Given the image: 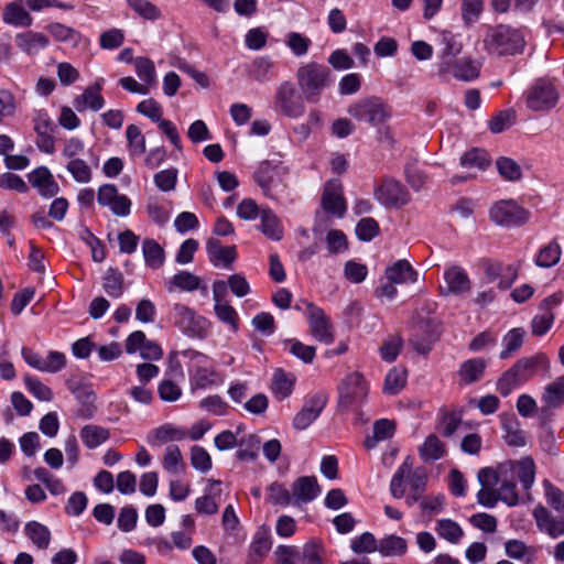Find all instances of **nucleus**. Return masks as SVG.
Returning <instances> with one entry per match:
<instances>
[{
  "label": "nucleus",
  "instance_id": "nucleus-1",
  "mask_svg": "<svg viewBox=\"0 0 564 564\" xmlns=\"http://www.w3.org/2000/svg\"><path fill=\"white\" fill-rule=\"evenodd\" d=\"M482 44L489 55L501 57L522 53L525 40L521 30L498 24L487 28Z\"/></svg>",
  "mask_w": 564,
  "mask_h": 564
},
{
  "label": "nucleus",
  "instance_id": "nucleus-2",
  "mask_svg": "<svg viewBox=\"0 0 564 564\" xmlns=\"http://www.w3.org/2000/svg\"><path fill=\"white\" fill-rule=\"evenodd\" d=\"M296 80L304 99L316 104L330 84V70L317 62H308L296 69Z\"/></svg>",
  "mask_w": 564,
  "mask_h": 564
},
{
  "label": "nucleus",
  "instance_id": "nucleus-3",
  "mask_svg": "<svg viewBox=\"0 0 564 564\" xmlns=\"http://www.w3.org/2000/svg\"><path fill=\"white\" fill-rule=\"evenodd\" d=\"M171 319L174 326L189 338L204 339L209 333V321L182 303L172 306Z\"/></svg>",
  "mask_w": 564,
  "mask_h": 564
},
{
  "label": "nucleus",
  "instance_id": "nucleus-4",
  "mask_svg": "<svg viewBox=\"0 0 564 564\" xmlns=\"http://www.w3.org/2000/svg\"><path fill=\"white\" fill-rule=\"evenodd\" d=\"M347 112L354 119L372 127L381 126L391 118V108L379 97H367L352 102Z\"/></svg>",
  "mask_w": 564,
  "mask_h": 564
},
{
  "label": "nucleus",
  "instance_id": "nucleus-5",
  "mask_svg": "<svg viewBox=\"0 0 564 564\" xmlns=\"http://www.w3.org/2000/svg\"><path fill=\"white\" fill-rule=\"evenodd\" d=\"M304 100L291 80H283L275 88L273 108L278 115L299 119L305 113Z\"/></svg>",
  "mask_w": 564,
  "mask_h": 564
},
{
  "label": "nucleus",
  "instance_id": "nucleus-6",
  "mask_svg": "<svg viewBox=\"0 0 564 564\" xmlns=\"http://www.w3.org/2000/svg\"><path fill=\"white\" fill-rule=\"evenodd\" d=\"M560 99L557 88L549 80H536L525 93L527 107L535 112L553 109Z\"/></svg>",
  "mask_w": 564,
  "mask_h": 564
},
{
  "label": "nucleus",
  "instance_id": "nucleus-7",
  "mask_svg": "<svg viewBox=\"0 0 564 564\" xmlns=\"http://www.w3.org/2000/svg\"><path fill=\"white\" fill-rule=\"evenodd\" d=\"M286 174L288 169L281 163L263 162L256 173V181L265 196L275 197L280 189L284 187Z\"/></svg>",
  "mask_w": 564,
  "mask_h": 564
},
{
  "label": "nucleus",
  "instance_id": "nucleus-8",
  "mask_svg": "<svg viewBox=\"0 0 564 564\" xmlns=\"http://www.w3.org/2000/svg\"><path fill=\"white\" fill-rule=\"evenodd\" d=\"M367 393L365 378L358 372L349 373L339 386V405L344 409L357 406L366 399Z\"/></svg>",
  "mask_w": 564,
  "mask_h": 564
},
{
  "label": "nucleus",
  "instance_id": "nucleus-9",
  "mask_svg": "<svg viewBox=\"0 0 564 564\" xmlns=\"http://www.w3.org/2000/svg\"><path fill=\"white\" fill-rule=\"evenodd\" d=\"M529 216V212L512 199L498 202L490 209V218L500 226L523 225Z\"/></svg>",
  "mask_w": 564,
  "mask_h": 564
},
{
  "label": "nucleus",
  "instance_id": "nucleus-10",
  "mask_svg": "<svg viewBox=\"0 0 564 564\" xmlns=\"http://www.w3.org/2000/svg\"><path fill=\"white\" fill-rule=\"evenodd\" d=\"M306 317L311 335L319 343L329 345L334 341V330L325 312L311 302H305Z\"/></svg>",
  "mask_w": 564,
  "mask_h": 564
},
{
  "label": "nucleus",
  "instance_id": "nucleus-11",
  "mask_svg": "<svg viewBox=\"0 0 564 564\" xmlns=\"http://www.w3.org/2000/svg\"><path fill=\"white\" fill-rule=\"evenodd\" d=\"M375 198L387 208H399L410 202L406 188L393 178H386L373 189Z\"/></svg>",
  "mask_w": 564,
  "mask_h": 564
},
{
  "label": "nucleus",
  "instance_id": "nucleus-12",
  "mask_svg": "<svg viewBox=\"0 0 564 564\" xmlns=\"http://www.w3.org/2000/svg\"><path fill=\"white\" fill-rule=\"evenodd\" d=\"M182 354L192 361H196L194 372L191 377L192 390L207 389L216 383L217 372L212 366L207 365L208 359L204 354L196 350H186Z\"/></svg>",
  "mask_w": 564,
  "mask_h": 564
},
{
  "label": "nucleus",
  "instance_id": "nucleus-13",
  "mask_svg": "<svg viewBox=\"0 0 564 564\" xmlns=\"http://www.w3.org/2000/svg\"><path fill=\"white\" fill-rule=\"evenodd\" d=\"M33 128L36 133V147L46 154L55 152V139L53 137L56 131L54 121L45 110H37L33 117Z\"/></svg>",
  "mask_w": 564,
  "mask_h": 564
},
{
  "label": "nucleus",
  "instance_id": "nucleus-14",
  "mask_svg": "<svg viewBox=\"0 0 564 564\" xmlns=\"http://www.w3.org/2000/svg\"><path fill=\"white\" fill-rule=\"evenodd\" d=\"M500 477H517L522 487L528 490L532 487L535 478V464L529 456L519 460H509L499 465Z\"/></svg>",
  "mask_w": 564,
  "mask_h": 564
},
{
  "label": "nucleus",
  "instance_id": "nucleus-15",
  "mask_svg": "<svg viewBox=\"0 0 564 564\" xmlns=\"http://www.w3.org/2000/svg\"><path fill=\"white\" fill-rule=\"evenodd\" d=\"M327 403V397L316 393L305 400L302 409L294 415L292 425L297 431L307 429L322 413Z\"/></svg>",
  "mask_w": 564,
  "mask_h": 564
},
{
  "label": "nucleus",
  "instance_id": "nucleus-16",
  "mask_svg": "<svg viewBox=\"0 0 564 564\" xmlns=\"http://www.w3.org/2000/svg\"><path fill=\"white\" fill-rule=\"evenodd\" d=\"M322 207L327 213L337 217H343L346 213V202L343 196V186L338 180H332L326 183L322 196Z\"/></svg>",
  "mask_w": 564,
  "mask_h": 564
},
{
  "label": "nucleus",
  "instance_id": "nucleus-17",
  "mask_svg": "<svg viewBox=\"0 0 564 564\" xmlns=\"http://www.w3.org/2000/svg\"><path fill=\"white\" fill-rule=\"evenodd\" d=\"M28 181L43 198H52L59 192L58 183L45 166L36 167L29 173Z\"/></svg>",
  "mask_w": 564,
  "mask_h": 564
},
{
  "label": "nucleus",
  "instance_id": "nucleus-18",
  "mask_svg": "<svg viewBox=\"0 0 564 564\" xmlns=\"http://www.w3.org/2000/svg\"><path fill=\"white\" fill-rule=\"evenodd\" d=\"M293 505L300 507L316 499L321 494L317 479L313 476H302L292 484Z\"/></svg>",
  "mask_w": 564,
  "mask_h": 564
},
{
  "label": "nucleus",
  "instance_id": "nucleus-19",
  "mask_svg": "<svg viewBox=\"0 0 564 564\" xmlns=\"http://www.w3.org/2000/svg\"><path fill=\"white\" fill-rule=\"evenodd\" d=\"M533 517L539 530L551 538L555 539L564 534V517H553L543 506L535 507Z\"/></svg>",
  "mask_w": 564,
  "mask_h": 564
},
{
  "label": "nucleus",
  "instance_id": "nucleus-20",
  "mask_svg": "<svg viewBox=\"0 0 564 564\" xmlns=\"http://www.w3.org/2000/svg\"><path fill=\"white\" fill-rule=\"evenodd\" d=\"M23 0H15L7 3L2 10V21L14 28H29L33 24V18L24 8Z\"/></svg>",
  "mask_w": 564,
  "mask_h": 564
},
{
  "label": "nucleus",
  "instance_id": "nucleus-21",
  "mask_svg": "<svg viewBox=\"0 0 564 564\" xmlns=\"http://www.w3.org/2000/svg\"><path fill=\"white\" fill-rule=\"evenodd\" d=\"M101 89L102 86L100 82H97L94 85L85 88L83 94L74 98V108L78 112H83L87 109H90L93 111H99L105 105V99L100 94Z\"/></svg>",
  "mask_w": 564,
  "mask_h": 564
},
{
  "label": "nucleus",
  "instance_id": "nucleus-22",
  "mask_svg": "<svg viewBox=\"0 0 564 564\" xmlns=\"http://www.w3.org/2000/svg\"><path fill=\"white\" fill-rule=\"evenodd\" d=\"M444 294H462L470 290V280L462 267L453 265L444 271Z\"/></svg>",
  "mask_w": 564,
  "mask_h": 564
},
{
  "label": "nucleus",
  "instance_id": "nucleus-23",
  "mask_svg": "<svg viewBox=\"0 0 564 564\" xmlns=\"http://www.w3.org/2000/svg\"><path fill=\"white\" fill-rule=\"evenodd\" d=\"M206 250L210 262L216 267L228 268L237 256L235 246L225 247L214 238L207 240Z\"/></svg>",
  "mask_w": 564,
  "mask_h": 564
},
{
  "label": "nucleus",
  "instance_id": "nucleus-24",
  "mask_svg": "<svg viewBox=\"0 0 564 564\" xmlns=\"http://www.w3.org/2000/svg\"><path fill=\"white\" fill-rule=\"evenodd\" d=\"M438 336L440 333L437 326L426 324L425 326H422L415 330L410 339V343L416 352L426 355L438 339Z\"/></svg>",
  "mask_w": 564,
  "mask_h": 564
},
{
  "label": "nucleus",
  "instance_id": "nucleus-25",
  "mask_svg": "<svg viewBox=\"0 0 564 564\" xmlns=\"http://www.w3.org/2000/svg\"><path fill=\"white\" fill-rule=\"evenodd\" d=\"M17 46L26 54L33 55L50 44L48 37L41 32H23L15 35Z\"/></svg>",
  "mask_w": 564,
  "mask_h": 564
},
{
  "label": "nucleus",
  "instance_id": "nucleus-26",
  "mask_svg": "<svg viewBox=\"0 0 564 564\" xmlns=\"http://www.w3.org/2000/svg\"><path fill=\"white\" fill-rule=\"evenodd\" d=\"M272 542L267 531H258L250 543L246 564H261L271 550Z\"/></svg>",
  "mask_w": 564,
  "mask_h": 564
},
{
  "label": "nucleus",
  "instance_id": "nucleus-27",
  "mask_svg": "<svg viewBox=\"0 0 564 564\" xmlns=\"http://www.w3.org/2000/svg\"><path fill=\"white\" fill-rule=\"evenodd\" d=\"M541 402L546 410H554L564 405V376L556 378L544 387Z\"/></svg>",
  "mask_w": 564,
  "mask_h": 564
},
{
  "label": "nucleus",
  "instance_id": "nucleus-28",
  "mask_svg": "<svg viewBox=\"0 0 564 564\" xmlns=\"http://www.w3.org/2000/svg\"><path fill=\"white\" fill-rule=\"evenodd\" d=\"M295 377L292 373H288L282 369H276L272 376L271 390L276 400H284L289 398L294 388Z\"/></svg>",
  "mask_w": 564,
  "mask_h": 564
},
{
  "label": "nucleus",
  "instance_id": "nucleus-29",
  "mask_svg": "<svg viewBox=\"0 0 564 564\" xmlns=\"http://www.w3.org/2000/svg\"><path fill=\"white\" fill-rule=\"evenodd\" d=\"M501 426L508 445L520 447L525 445V433L520 429V423L514 415H501Z\"/></svg>",
  "mask_w": 564,
  "mask_h": 564
},
{
  "label": "nucleus",
  "instance_id": "nucleus-30",
  "mask_svg": "<svg viewBox=\"0 0 564 564\" xmlns=\"http://www.w3.org/2000/svg\"><path fill=\"white\" fill-rule=\"evenodd\" d=\"M259 229L273 241H279L283 237V226L278 216L269 208L261 209Z\"/></svg>",
  "mask_w": 564,
  "mask_h": 564
},
{
  "label": "nucleus",
  "instance_id": "nucleus-31",
  "mask_svg": "<svg viewBox=\"0 0 564 564\" xmlns=\"http://www.w3.org/2000/svg\"><path fill=\"white\" fill-rule=\"evenodd\" d=\"M562 257V248L556 239L551 240L541 247L534 258V263L539 268H552L558 263Z\"/></svg>",
  "mask_w": 564,
  "mask_h": 564
},
{
  "label": "nucleus",
  "instance_id": "nucleus-32",
  "mask_svg": "<svg viewBox=\"0 0 564 564\" xmlns=\"http://www.w3.org/2000/svg\"><path fill=\"white\" fill-rule=\"evenodd\" d=\"M546 364V358L543 355H536L532 357H527L518 360L511 369L516 373V376L519 378V380L523 383L528 381L530 378H532L535 372L538 371V368L541 365Z\"/></svg>",
  "mask_w": 564,
  "mask_h": 564
},
{
  "label": "nucleus",
  "instance_id": "nucleus-33",
  "mask_svg": "<svg viewBox=\"0 0 564 564\" xmlns=\"http://www.w3.org/2000/svg\"><path fill=\"white\" fill-rule=\"evenodd\" d=\"M386 275L392 283H413L417 280V272L406 260H399L387 268Z\"/></svg>",
  "mask_w": 564,
  "mask_h": 564
},
{
  "label": "nucleus",
  "instance_id": "nucleus-34",
  "mask_svg": "<svg viewBox=\"0 0 564 564\" xmlns=\"http://www.w3.org/2000/svg\"><path fill=\"white\" fill-rule=\"evenodd\" d=\"M449 73L458 80L471 82L478 78L480 64L471 57H463L451 65Z\"/></svg>",
  "mask_w": 564,
  "mask_h": 564
},
{
  "label": "nucleus",
  "instance_id": "nucleus-35",
  "mask_svg": "<svg viewBox=\"0 0 564 564\" xmlns=\"http://www.w3.org/2000/svg\"><path fill=\"white\" fill-rule=\"evenodd\" d=\"M486 367L487 362L485 359L471 358L460 365L458 375L464 383L470 384L482 378Z\"/></svg>",
  "mask_w": 564,
  "mask_h": 564
},
{
  "label": "nucleus",
  "instance_id": "nucleus-36",
  "mask_svg": "<svg viewBox=\"0 0 564 564\" xmlns=\"http://www.w3.org/2000/svg\"><path fill=\"white\" fill-rule=\"evenodd\" d=\"M202 280L188 271H181L176 273L169 283V291L172 292L174 289H178L185 292H194L202 289L203 292L207 291L206 286H200Z\"/></svg>",
  "mask_w": 564,
  "mask_h": 564
},
{
  "label": "nucleus",
  "instance_id": "nucleus-37",
  "mask_svg": "<svg viewBox=\"0 0 564 564\" xmlns=\"http://www.w3.org/2000/svg\"><path fill=\"white\" fill-rule=\"evenodd\" d=\"M47 32L57 42L68 43L76 47L82 42V34L74 28L67 26L59 22H52L46 26Z\"/></svg>",
  "mask_w": 564,
  "mask_h": 564
},
{
  "label": "nucleus",
  "instance_id": "nucleus-38",
  "mask_svg": "<svg viewBox=\"0 0 564 564\" xmlns=\"http://www.w3.org/2000/svg\"><path fill=\"white\" fill-rule=\"evenodd\" d=\"M419 453L425 463H431L441 459L446 451L444 443L435 434H431L420 446Z\"/></svg>",
  "mask_w": 564,
  "mask_h": 564
},
{
  "label": "nucleus",
  "instance_id": "nucleus-39",
  "mask_svg": "<svg viewBox=\"0 0 564 564\" xmlns=\"http://www.w3.org/2000/svg\"><path fill=\"white\" fill-rule=\"evenodd\" d=\"M79 435L84 445L89 449L97 448L110 436L107 429L93 424L85 425L80 430Z\"/></svg>",
  "mask_w": 564,
  "mask_h": 564
},
{
  "label": "nucleus",
  "instance_id": "nucleus-40",
  "mask_svg": "<svg viewBox=\"0 0 564 564\" xmlns=\"http://www.w3.org/2000/svg\"><path fill=\"white\" fill-rule=\"evenodd\" d=\"M219 486V480H209L207 494L197 498L195 501V509L198 513L214 514L218 511V503L215 498L219 495V490L217 489Z\"/></svg>",
  "mask_w": 564,
  "mask_h": 564
},
{
  "label": "nucleus",
  "instance_id": "nucleus-41",
  "mask_svg": "<svg viewBox=\"0 0 564 564\" xmlns=\"http://www.w3.org/2000/svg\"><path fill=\"white\" fill-rule=\"evenodd\" d=\"M187 437V431L173 424H164L152 432L150 443L178 442Z\"/></svg>",
  "mask_w": 564,
  "mask_h": 564
},
{
  "label": "nucleus",
  "instance_id": "nucleus-42",
  "mask_svg": "<svg viewBox=\"0 0 564 564\" xmlns=\"http://www.w3.org/2000/svg\"><path fill=\"white\" fill-rule=\"evenodd\" d=\"M486 274L490 281L497 279L498 276H501V280L499 281L498 285L500 289L505 290L508 289L517 279L518 270L512 265L503 267L500 263H494L488 265Z\"/></svg>",
  "mask_w": 564,
  "mask_h": 564
},
{
  "label": "nucleus",
  "instance_id": "nucleus-43",
  "mask_svg": "<svg viewBox=\"0 0 564 564\" xmlns=\"http://www.w3.org/2000/svg\"><path fill=\"white\" fill-rule=\"evenodd\" d=\"M412 465V458L408 456L392 476L390 482V492L397 499L402 498L405 494L404 479L408 475L411 474Z\"/></svg>",
  "mask_w": 564,
  "mask_h": 564
},
{
  "label": "nucleus",
  "instance_id": "nucleus-44",
  "mask_svg": "<svg viewBox=\"0 0 564 564\" xmlns=\"http://www.w3.org/2000/svg\"><path fill=\"white\" fill-rule=\"evenodd\" d=\"M25 534L41 550H46L51 542V531L44 524L31 521L25 525Z\"/></svg>",
  "mask_w": 564,
  "mask_h": 564
},
{
  "label": "nucleus",
  "instance_id": "nucleus-45",
  "mask_svg": "<svg viewBox=\"0 0 564 564\" xmlns=\"http://www.w3.org/2000/svg\"><path fill=\"white\" fill-rule=\"evenodd\" d=\"M394 433V424L393 422L381 419L375 422L373 424V433L371 436H368L365 441V446L368 449L375 448L379 442L386 441L392 437Z\"/></svg>",
  "mask_w": 564,
  "mask_h": 564
},
{
  "label": "nucleus",
  "instance_id": "nucleus-46",
  "mask_svg": "<svg viewBox=\"0 0 564 564\" xmlns=\"http://www.w3.org/2000/svg\"><path fill=\"white\" fill-rule=\"evenodd\" d=\"M443 41L445 47L440 54L438 73L445 76L449 74L452 59L460 53L462 46L448 36H444Z\"/></svg>",
  "mask_w": 564,
  "mask_h": 564
},
{
  "label": "nucleus",
  "instance_id": "nucleus-47",
  "mask_svg": "<svg viewBox=\"0 0 564 564\" xmlns=\"http://www.w3.org/2000/svg\"><path fill=\"white\" fill-rule=\"evenodd\" d=\"M144 261L151 269H159L164 262V250L153 239H145L142 243Z\"/></svg>",
  "mask_w": 564,
  "mask_h": 564
},
{
  "label": "nucleus",
  "instance_id": "nucleus-48",
  "mask_svg": "<svg viewBox=\"0 0 564 564\" xmlns=\"http://www.w3.org/2000/svg\"><path fill=\"white\" fill-rule=\"evenodd\" d=\"M435 531L441 538L453 544L458 543L464 534L460 525L451 519L438 520Z\"/></svg>",
  "mask_w": 564,
  "mask_h": 564
},
{
  "label": "nucleus",
  "instance_id": "nucleus-49",
  "mask_svg": "<svg viewBox=\"0 0 564 564\" xmlns=\"http://www.w3.org/2000/svg\"><path fill=\"white\" fill-rule=\"evenodd\" d=\"M284 43L296 57L306 55L312 45L311 39L299 32H289L285 35Z\"/></svg>",
  "mask_w": 564,
  "mask_h": 564
},
{
  "label": "nucleus",
  "instance_id": "nucleus-50",
  "mask_svg": "<svg viewBox=\"0 0 564 564\" xmlns=\"http://www.w3.org/2000/svg\"><path fill=\"white\" fill-rule=\"evenodd\" d=\"M378 551L383 556H399L406 552V541L398 535H389L378 543Z\"/></svg>",
  "mask_w": 564,
  "mask_h": 564
},
{
  "label": "nucleus",
  "instance_id": "nucleus-51",
  "mask_svg": "<svg viewBox=\"0 0 564 564\" xmlns=\"http://www.w3.org/2000/svg\"><path fill=\"white\" fill-rule=\"evenodd\" d=\"M524 329L513 328L509 330L502 338L503 349L500 352L501 359L509 358L513 352L520 349L523 344Z\"/></svg>",
  "mask_w": 564,
  "mask_h": 564
},
{
  "label": "nucleus",
  "instance_id": "nucleus-52",
  "mask_svg": "<svg viewBox=\"0 0 564 564\" xmlns=\"http://www.w3.org/2000/svg\"><path fill=\"white\" fill-rule=\"evenodd\" d=\"M325 549L321 541L311 540L303 546L301 562L303 564H324Z\"/></svg>",
  "mask_w": 564,
  "mask_h": 564
},
{
  "label": "nucleus",
  "instance_id": "nucleus-53",
  "mask_svg": "<svg viewBox=\"0 0 564 564\" xmlns=\"http://www.w3.org/2000/svg\"><path fill=\"white\" fill-rule=\"evenodd\" d=\"M460 164L466 169L486 170L490 164L488 153L482 149H471L464 153L460 159Z\"/></svg>",
  "mask_w": 564,
  "mask_h": 564
},
{
  "label": "nucleus",
  "instance_id": "nucleus-54",
  "mask_svg": "<svg viewBox=\"0 0 564 564\" xmlns=\"http://www.w3.org/2000/svg\"><path fill=\"white\" fill-rule=\"evenodd\" d=\"M129 152L132 156H140L145 152V138L140 128L135 124H129L126 129Z\"/></svg>",
  "mask_w": 564,
  "mask_h": 564
},
{
  "label": "nucleus",
  "instance_id": "nucleus-55",
  "mask_svg": "<svg viewBox=\"0 0 564 564\" xmlns=\"http://www.w3.org/2000/svg\"><path fill=\"white\" fill-rule=\"evenodd\" d=\"M485 0H462V20L465 26H471L476 23L482 11Z\"/></svg>",
  "mask_w": 564,
  "mask_h": 564
},
{
  "label": "nucleus",
  "instance_id": "nucleus-56",
  "mask_svg": "<svg viewBox=\"0 0 564 564\" xmlns=\"http://www.w3.org/2000/svg\"><path fill=\"white\" fill-rule=\"evenodd\" d=\"M497 170L507 181H519L522 177L521 166L512 159L500 156L496 161Z\"/></svg>",
  "mask_w": 564,
  "mask_h": 564
},
{
  "label": "nucleus",
  "instance_id": "nucleus-57",
  "mask_svg": "<svg viewBox=\"0 0 564 564\" xmlns=\"http://www.w3.org/2000/svg\"><path fill=\"white\" fill-rule=\"evenodd\" d=\"M127 4L145 20L155 21L161 18V10L149 0H127Z\"/></svg>",
  "mask_w": 564,
  "mask_h": 564
},
{
  "label": "nucleus",
  "instance_id": "nucleus-58",
  "mask_svg": "<svg viewBox=\"0 0 564 564\" xmlns=\"http://www.w3.org/2000/svg\"><path fill=\"white\" fill-rule=\"evenodd\" d=\"M406 372L402 369H391L384 380L383 391L387 394L393 395L399 393L405 386Z\"/></svg>",
  "mask_w": 564,
  "mask_h": 564
},
{
  "label": "nucleus",
  "instance_id": "nucleus-59",
  "mask_svg": "<svg viewBox=\"0 0 564 564\" xmlns=\"http://www.w3.org/2000/svg\"><path fill=\"white\" fill-rule=\"evenodd\" d=\"M241 427L237 429V432L229 430L223 431L217 434L214 438V444L219 451H228L236 446H242L246 441L243 437L238 438Z\"/></svg>",
  "mask_w": 564,
  "mask_h": 564
},
{
  "label": "nucleus",
  "instance_id": "nucleus-60",
  "mask_svg": "<svg viewBox=\"0 0 564 564\" xmlns=\"http://www.w3.org/2000/svg\"><path fill=\"white\" fill-rule=\"evenodd\" d=\"M163 467L171 474H177L184 468L183 457L176 445L167 446L163 457Z\"/></svg>",
  "mask_w": 564,
  "mask_h": 564
},
{
  "label": "nucleus",
  "instance_id": "nucleus-61",
  "mask_svg": "<svg viewBox=\"0 0 564 564\" xmlns=\"http://www.w3.org/2000/svg\"><path fill=\"white\" fill-rule=\"evenodd\" d=\"M350 549L354 553H373L378 550V542L370 532H364L351 540Z\"/></svg>",
  "mask_w": 564,
  "mask_h": 564
},
{
  "label": "nucleus",
  "instance_id": "nucleus-62",
  "mask_svg": "<svg viewBox=\"0 0 564 564\" xmlns=\"http://www.w3.org/2000/svg\"><path fill=\"white\" fill-rule=\"evenodd\" d=\"M268 501L275 506H289L293 505L292 494L289 489L279 482H273L268 487Z\"/></svg>",
  "mask_w": 564,
  "mask_h": 564
},
{
  "label": "nucleus",
  "instance_id": "nucleus-63",
  "mask_svg": "<svg viewBox=\"0 0 564 564\" xmlns=\"http://www.w3.org/2000/svg\"><path fill=\"white\" fill-rule=\"evenodd\" d=\"M214 311L221 323L227 324L232 332L238 330V314L231 305L215 303Z\"/></svg>",
  "mask_w": 564,
  "mask_h": 564
},
{
  "label": "nucleus",
  "instance_id": "nucleus-64",
  "mask_svg": "<svg viewBox=\"0 0 564 564\" xmlns=\"http://www.w3.org/2000/svg\"><path fill=\"white\" fill-rule=\"evenodd\" d=\"M66 170L78 183H89L91 180V170L89 165L79 158L67 162Z\"/></svg>",
  "mask_w": 564,
  "mask_h": 564
}]
</instances>
